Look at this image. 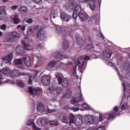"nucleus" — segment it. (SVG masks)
I'll return each mask as SVG.
<instances>
[{
    "mask_svg": "<svg viewBox=\"0 0 130 130\" xmlns=\"http://www.w3.org/2000/svg\"><path fill=\"white\" fill-rule=\"evenodd\" d=\"M21 44L23 47V49L25 50H30V49H32V47L29 44L25 43L24 41H22Z\"/></svg>",
    "mask_w": 130,
    "mask_h": 130,
    "instance_id": "15",
    "label": "nucleus"
},
{
    "mask_svg": "<svg viewBox=\"0 0 130 130\" xmlns=\"http://www.w3.org/2000/svg\"><path fill=\"white\" fill-rule=\"evenodd\" d=\"M54 55H55V58L56 59H59V58H61V57H62V55H61V54H60V53L58 52H55L54 54Z\"/></svg>",
    "mask_w": 130,
    "mask_h": 130,
    "instance_id": "34",
    "label": "nucleus"
},
{
    "mask_svg": "<svg viewBox=\"0 0 130 130\" xmlns=\"http://www.w3.org/2000/svg\"><path fill=\"white\" fill-rule=\"evenodd\" d=\"M27 7L25 6H22L20 8V13L22 14V15H26L27 14Z\"/></svg>",
    "mask_w": 130,
    "mask_h": 130,
    "instance_id": "23",
    "label": "nucleus"
},
{
    "mask_svg": "<svg viewBox=\"0 0 130 130\" xmlns=\"http://www.w3.org/2000/svg\"><path fill=\"white\" fill-rule=\"evenodd\" d=\"M26 124H27V125H28L29 126H30V125H32V127H33L34 129H35V130L41 129V128H40L36 126V125H35V124L34 123L33 121H30V120L28 121Z\"/></svg>",
    "mask_w": 130,
    "mask_h": 130,
    "instance_id": "17",
    "label": "nucleus"
},
{
    "mask_svg": "<svg viewBox=\"0 0 130 130\" xmlns=\"http://www.w3.org/2000/svg\"><path fill=\"white\" fill-rule=\"evenodd\" d=\"M63 109L64 110H67V109H71V107H69V106H65V107H64L63 108Z\"/></svg>",
    "mask_w": 130,
    "mask_h": 130,
    "instance_id": "60",
    "label": "nucleus"
},
{
    "mask_svg": "<svg viewBox=\"0 0 130 130\" xmlns=\"http://www.w3.org/2000/svg\"><path fill=\"white\" fill-rule=\"evenodd\" d=\"M6 42H13L14 41V39L12 36H9L7 38L5 39Z\"/></svg>",
    "mask_w": 130,
    "mask_h": 130,
    "instance_id": "38",
    "label": "nucleus"
},
{
    "mask_svg": "<svg viewBox=\"0 0 130 130\" xmlns=\"http://www.w3.org/2000/svg\"><path fill=\"white\" fill-rule=\"evenodd\" d=\"M58 118L63 123H66L68 124V117H67V114L65 113H61L58 116Z\"/></svg>",
    "mask_w": 130,
    "mask_h": 130,
    "instance_id": "7",
    "label": "nucleus"
},
{
    "mask_svg": "<svg viewBox=\"0 0 130 130\" xmlns=\"http://www.w3.org/2000/svg\"><path fill=\"white\" fill-rule=\"evenodd\" d=\"M113 110L114 111L113 112H117L118 111V106L114 107V108H113Z\"/></svg>",
    "mask_w": 130,
    "mask_h": 130,
    "instance_id": "54",
    "label": "nucleus"
},
{
    "mask_svg": "<svg viewBox=\"0 0 130 130\" xmlns=\"http://www.w3.org/2000/svg\"><path fill=\"white\" fill-rule=\"evenodd\" d=\"M78 16L82 22H84L87 20V15L84 14L83 13H79Z\"/></svg>",
    "mask_w": 130,
    "mask_h": 130,
    "instance_id": "24",
    "label": "nucleus"
},
{
    "mask_svg": "<svg viewBox=\"0 0 130 130\" xmlns=\"http://www.w3.org/2000/svg\"><path fill=\"white\" fill-rule=\"evenodd\" d=\"M1 29L5 31L7 29V25L3 24L1 26Z\"/></svg>",
    "mask_w": 130,
    "mask_h": 130,
    "instance_id": "51",
    "label": "nucleus"
},
{
    "mask_svg": "<svg viewBox=\"0 0 130 130\" xmlns=\"http://www.w3.org/2000/svg\"><path fill=\"white\" fill-rule=\"evenodd\" d=\"M13 57H14V55H13V53H10L7 56L3 58V62H5V63H8L13 59Z\"/></svg>",
    "mask_w": 130,
    "mask_h": 130,
    "instance_id": "11",
    "label": "nucleus"
},
{
    "mask_svg": "<svg viewBox=\"0 0 130 130\" xmlns=\"http://www.w3.org/2000/svg\"><path fill=\"white\" fill-rule=\"evenodd\" d=\"M42 93V90L41 89H34V95L38 96V95Z\"/></svg>",
    "mask_w": 130,
    "mask_h": 130,
    "instance_id": "28",
    "label": "nucleus"
},
{
    "mask_svg": "<svg viewBox=\"0 0 130 130\" xmlns=\"http://www.w3.org/2000/svg\"><path fill=\"white\" fill-rule=\"evenodd\" d=\"M103 55L105 58H110L112 55V52L110 51V49H106L103 53Z\"/></svg>",
    "mask_w": 130,
    "mask_h": 130,
    "instance_id": "13",
    "label": "nucleus"
},
{
    "mask_svg": "<svg viewBox=\"0 0 130 130\" xmlns=\"http://www.w3.org/2000/svg\"><path fill=\"white\" fill-rule=\"evenodd\" d=\"M26 32L28 36H30V35H32V34L34 33L33 29L31 27H29L27 28V30Z\"/></svg>",
    "mask_w": 130,
    "mask_h": 130,
    "instance_id": "31",
    "label": "nucleus"
},
{
    "mask_svg": "<svg viewBox=\"0 0 130 130\" xmlns=\"http://www.w3.org/2000/svg\"><path fill=\"white\" fill-rule=\"evenodd\" d=\"M52 4H55L56 3H57V2H58V0H50Z\"/></svg>",
    "mask_w": 130,
    "mask_h": 130,
    "instance_id": "61",
    "label": "nucleus"
},
{
    "mask_svg": "<svg viewBox=\"0 0 130 130\" xmlns=\"http://www.w3.org/2000/svg\"><path fill=\"white\" fill-rule=\"evenodd\" d=\"M96 130H105V127H104V126H101L99 127Z\"/></svg>",
    "mask_w": 130,
    "mask_h": 130,
    "instance_id": "56",
    "label": "nucleus"
},
{
    "mask_svg": "<svg viewBox=\"0 0 130 130\" xmlns=\"http://www.w3.org/2000/svg\"><path fill=\"white\" fill-rule=\"evenodd\" d=\"M79 16V13H75L73 12V14L72 15V18L76 21L77 20V18H78V16Z\"/></svg>",
    "mask_w": 130,
    "mask_h": 130,
    "instance_id": "39",
    "label": "nucleus"
},
{
    "mask_svg": "<svg viewBox=\"0 0 130 130\" xmlns=\"http://www.w3.org/2000/svg\"><path fill=\"white\" fill-rule=\"evenodd\" d=\"M42 0H33V2L35 3V4H37V5H39L40 3H41Z\"/></svg>",
    "mask_w": 130,
    "mask_h": 130,
    "instance_id": "57",
    "label": "nucleus"
},
{
    "mask_svg": "<svg viewBox=\"0 0 130 130\" xmlns=\"http://www.w3.org/2000/svg\"><path fill=\"white\" fill-rule=\"evenodd\" d=\"M121 110H124L125 109V105H122L121 107Z\"/></svg>",
    "mask_w": 130,
    "mask_h": 130,
    "instance_id": "62",
    "label": "nucleus"
},
{
    "mask_svg": "<svg viewBox=\"0 0 130 130\" xmlns=\"http://www.w3.org/2000/svg\"><path fill=\"white\" fill-rule=\"evenodd\" d=\"M58 122L56 120H53L50 122L51 125H57Z\"/></svg>",
    "mask_w": 130,
    "mask_h": 130,
    "instance_id": "43",
    "label": "nucleus"
},
{
    "mask_svg": "<svg viewBox=\"0 0 130 130\" xmlns=\"http://www.w3.org/2000/svg\"><path fill=\"white\" fill-rule=\"evenodd\" d=\"M71 97H72V93L71 92H69V93L67 92L64 94H63L62 96V98H67V99H70Z\"/></svg>",
    "mask_w": 130,
    "mask_h": 130,
    "instance_id": "33",
    "label": "nucleus"
},
{
    "mask_svg": "<svg viewBox=\"0 0 130 130\" xmlns=\"http://www.w3.org/2000/svg\"><path fill=\"white\" fill-rule=\"evenodd\" d=\"M71 110H73L74 112H77V111H79L80 110V108L77 107V108H74V107H71L70 108Z\"/></svg>",
    "mask_w": 130,
    "mask_h": 130,
    "instance_id": "46",
    "label": "nucleus"
},
{
    "mask_svg": "<svg viewBox=\"0 0 130 130\" xmlns=\"http://www.w3.org/2000/svg\"><path fill=\"white\" fill-rule=\"evenodd\" d=\"M26 23H28L29 24H31L32 22H33V19L32 18H27L25 21Z\"/></svg>",
    "mask_w": 130,
    "mask_h": 130,
    "instance_id": "48",
    "label": "nucleus"
},
{
    "mask_svg": "<svg viewBox=\"0 0 130 130\" xmlns=\"http://www.w3.org/2000/svg\"><path fill=\"white\" fill-rule=\"evenodd\" d=\"M68 6L70 10H74V13L80 14L81 11V6L77 5V2L75 1H69L68 2Z\"/></svg>",
    "mask_w": 130,
    "mask_h": 130,
    "instance_id": "1",
    "label": "nucleus"
},
{
    "mask_svg": "<svg viewBox=\"0 0 130 130\" xmlns=\"http://www.w3.org/2000/svg\"><path fill=\"white\" fill-rule=\"evenodd\" d=\"M36 37L40 40H44L46 38V32L44 29L40 28L36 33Z\"/></svg>",
    "mask_w": 130,
    "mask_h": 130,
    "instance_id": "2",
    "label": "nucleus"
},
{
    "mask_svg": "<svg viewBox=\"0 0 130 130\" xmlns=\"http://www.w3.org/2000/svg\"><path fill=\"white\" fill-rule=\"evenodd\" d=\"M55 91L57 93V95H59L60 94H61V93H62V89H61V87H56Z\"/></svg>",
    "mask_w": 130,
    "mask_h": 130,
    "instance_id": "36",
    "label": "nucleus"
},
{
    "mask_svg": "<svg viewBox=\"0 0 130 130\" xmlns=\"http://www.w3.org/2000/svg\"><path fill=\"white\" fill-rule=\"evenodd\" d=\"M28 92L31 95H34V90H33L32 88H29L28 89Z\"/></svg>",
    "mask_w": 130,
    "mask_h": 130,
    "instance_id": "50",
    "label": "nucleus"
},
{
    "mask_svg": "<svg viewBox=\"0 0 130 130\" xmlns=\"http://www.w3.org/2000/svg\"><path fill=\"white\" fill-rule=\"evenodd\" d=\"M16 51L17 53H19V54H22V53H24V49L22 46H19L16 48Z\"/></svg>",
    "mask_w": 130,
    "mask_h": 130,
    "instance_id": "22",
    "label": "nucleus"
},
{
    "mask_svg": "<svg viewBox=\"0 0 130 130\" xmlns=\"http://www.w3.org/2000/svg\"><path fill=\"white\" fill-rule=\"evenodd\" d=\"M87 4L89 5V8L91 11H95V9L96 8V3H95V1L88 0Z\"/></svg>",
    "mask_w": 130,
    "mask_h": 130,
    "instance_id": "12",
    "label": "nucleus"
},
{
    "mask_svg": "<svg viewBox=\"0 0 130 130\" xmlns=\"http://www.w3.org/2000/svg\"><path fill=\"white\" fill-rule=\"evenodd\" d=\"M88 1L89 0H79V2L82 4H84V3H86V4H87Z\"/></svg>",
    "mask_w": 130,
    "mask_h": 130,
    "instance_id": "58",
    "label": "nucleus"
},
{
    "mask_svg": "<svg viewBox=\"0 0 130 130\" xmlns=\"http://www.w3.org/2000/svg\"><path fill=\"white\" fill-rule=\"evenodd\" d=\"M22 60L26 68L31 67V60H30V57L27 55H24L22 58Z\"/></svg>",
    "mask_w": 130,
    "mask_h": 130,
    "instance_id": "5",
    "label": "nucleus"
},
{
    "mask_svg": "<svg viewBox=\"0 0 130 130\" xmlns=\"http://www.w3.org/2000/svg\"><path fill=\"white\" fill-rule=\"evenodd\" d=\"M62 32H64V28L63 27H57L56 28V32L57 34H60L62 33Z\"/></svg>",
    "mask_w": 130,
    "mask_h": 130,
    "instance_id": "27",
    "label": "nucleus"
},
{
    "mask_svg": "<svg viewBox=\"0 0 130 130\" xmlns=\"http://www.w3.org/2000/svg\"><path fill=\"white\" fill-rule=\"evenodd\" d=\"M48 122V120L46 119V118H43L41 120H38L37 121V123L39 126H45V125H47V123Z\"/></svg>",
    "mask_w": 130,
    "mask_h": 130,
    "instance_id": "8",
    "label": "nucleus"
},
{
    "mask_svg": "<svg viewBox=\"0 0 130 130\" xmlns=\"http://www.w3.org/2000/svg\"><path fill=\"white\" fill-rule=\"evenodd\" d=\"M51 19H55L56 17H57V15L54 13L53 12H52L50 14Z\"/></svg>",
    "mask_w": 130,
    "mask_h": 130,
    "instance_id": "44",
    "label": "nucleus"
},
{
    "mask_svg": "<svg viewBox=\"0 0 130 130\" xmlns=\"http://www.w3.org/2000/svg\"><path fill=\"white\" fill-rule=\"evenodd\" d=\"M0 11L5 12L6 11V7L5 6H0Z\"/></svg>",
    "mask_w": 130,
    "mask_h": 130,
    "instance_id": "55",
    "label": "nucleus"
},
{
    "mask_svg": "<svg viewBox=\"0 0 130 130\" xmlns=\"http://www.w3.org/2000/svg\"><path fill=\"white\" fill-rule=\"evenodd\" d=\"M37 110L39 112H44L45 111V106L43 104L40 103L37 106Z\"/></svg>",
    "mask_w": 130,
    "mask_h": 130,
    "instance_id": "14",
    "label": "nucleus"
},
{
    "mask_svg": "<svg viewBox=\"0 0 130 130\" xmlns=\"http://www.w3.org/2000/svg\"><path fill=\"white\" fill-rule=\"evenodd\" d=\"M100 36H101V38H102V39L103 40H104V38H105L104 37V35H103V34L102 32H100Z\"/></svg>",
    "mask_w": 130,
    "mask_h": 130,
    "instance_id": "59",
    "label": "nucleus"
},
{
    "mask_svg": "<svg viewBox=\"0 0 130 130\" xmlns=\"http://www.w3.org/2000/svg\"><path fill=\"white\" fill-rule=\"evenodd\" d=\"M8 70L6 68H3L2 70H0V75H1V76H2V74L3 75H8Z\"/></svg>",
    "mask_w": 130,
    "mask_h": 130,
    "instance_id": "35",
    "label": "nucleus"
},
{
    "mask_svg": "<svg viewBox=\"0 0 130 130\" xmlns=\"http://www.w3.org/2000/svg\"><path fill=\"white\" fill-rule=\"evenodd\" d=\"M75 37L78 45H81L82 44H83V41L82 40V39H81L80 35H76Z\"/></svg>",
    "mask_w": 130,
    "mask_h": 130,
    "instance_id": "19",
    "label": "nucleus"
},
{
    "mask_svg": "<svg viewBox=\"0 0 130 130\" xmlns=\"http://www.w3.org/2000/svg\"><path fill=\"white\" fill-rule=\"evenodd\" d=\"M55 66V61L53 60L49 63L48 68H49V69H52V68H54Z\"/></svg>",
    "mask_w": 130,
    "mask_h": 130,
    "instance_id": "37",
    "label": "nucleus"
},
{
    "mask_svg": "<svg viewBox=\"0 0 130 130\" xmlns=\"http://www.w3.org/2000/svg\"><path fill=\"white\" fill-rule=\"evenodd\" d=\"M85 63V59H78V66L79 68H82Z\"/></svg>",
    "mask_w": 130,
    "mask_h": 130,
    "instance_id": "26",
    "label": "nucleus"
},
{
    "mask_svg": "<svg viewBox=\"0 0 130 130\" xmlns=\"http://www.w3.org/2000/svg\"><path fill=\"white\" fill-rule=\"evenodd\" d=\"M60 18L62 21H64L65 22H69L70 20L72 19V16L70 15L68 13L61 12L60 13Z\"/></svg>",
    "mask_w": 130,
    "mask_h": 130,
    "instance_id": "6",
    "label": "nucleus"
},
{
    "mask_svg": "<svg viewBox=\"0 0 130 130\" xmlns=\"http://www.w3.org/2000/svg\"><path fill=\"white\" fill-rule=\"evenodd\" d=\"M25 28L26 27L25 26V25H23V26H22V25H19L17 26V28L21 29V31H25Z\"/></svg>",
    "mask_w": 130,
    "mask_h": 130,
    "instance_id": "42",
    "label": "nucleus"
},
{
    "mask_svg": "<svg viewBox=\"0 0 130 130\" xmlns=\"http://www.w3.org/2000/svg\"><path fill=\"white\" fill-rule=\"evenodd\" d=\"M42 83L44 86H48L50 84V78L47 76H43L42 77Z\"/></svg>",
    "mask_w": 130,
    "mask_h": 130,
    "instance_id": "9",
    "label": "nucleus"
},
{
    "mask_svg": "<svg viewBox=\"0 0 130 130\" xmlns=\"http://www.w3.org/2000/svg\"><path fill=\"white\" fill-rule=\"evenodd\" d=\"M18 68L19 69H21V70H26V67H25V66L21 64L18 66Z\"/></svg>",
    "mask_w": 130,
    "mask_h": 130,
    "instance_id": "53",
    "label": "nucleus"
},
{
    "mask_svg": "<svg viewBox=\"0 0 130 130\" xmlns=\"http://www.w3.org/2000/svg\"><path fill=\"white\" fill-rule=\"evenodd\" d=\"M55 87L54 86H51L48 88L49 91L50 92V93H52V92H54V91H55Z\"/></svg>",
    "mask_w": 130,
    "mask_h": 130,
    "instance_id": "45",
    "label": "nucleus"
},
{
    "mask_svg": "<svg viewBox=\"0 0 130 130\" xmlns=\"http://www.w3.org/2000/svg\"><path fill=\"white\" fill-rule=\"evenodd\" d=\"M14 24H15V25H17V24H19V23H21V20L20 19V17H19V15L18 14H15L13 18Z\"/></svg>",
    "mask_w": 130,
    "mask_h": 130,
    "instance_id": "16",
    "label": "nucleus"
},
{
    "mask_svg": "<svg viewBox=\"0 0 130 130\" xmlns=\"http://www.w3.org/2000/svg\"><path fill=\"white\" fill-rule=\"evenodd\" d=\"M22 76H27V74L24 72H19V71H18V77H20Z\"/></svg>",
    "mask_w": 130,
    "mask_h": 130,
    "instance_id": "47",
    "label": "nucleus"
},
{
    "mask_svg": "<svg viewBox=\"0 0 130 130\" xmlns=\"http://www.w3.org/2000/svg\"><path fill=\"white\" fill-rule=\"evenodd\" d=\"M17 85H18L19 87H23L24 86V83L21 80H18L17 82Z\"/></svg>",
    "mask_w": 130,
    "mask_h": 130,
    "instance_id": "41",
    "label": "nucleus"
},
{
    "mask_svg": "<svg viewBox=\"0 0 130 130\" xmlns=\"http://www.w3.org/2000/svg\"><path fill=\"white\" fill-rule=\"evenodd\" d=\"M12 37H13V38H16L17 37H19V36H20V34L16 32V31H14L12 33Z\"/></svg>",
    "mask_w": 130,
    "mask_h": 130,
    "instance_id": "40",
    "label": "nucleus"
},
{
    "mask_svg": "<svg viewBox=\"0 0 130 130\" xmlns=\"http://www.w3.org/2000/svg\"><path fill=\"white\" fill-rule=\"evenodd\" d=\"M74 122L75 123L76 125H82V123H83V117L82 116L79 115L75 117Z\"/></svg>",
    "mask_w": 130,
    "mask_h": 130,
    "instance_id": "10",
    "label": "nucleus"
},
{
    "mask_svg": "<svg viewBox=\"0 0 130 130\" xmlns=\"http://www.w3.org/2000/svg\"><path fill=\"white\" fill-rule=\"evenodd\" d=\"M89 44H86V48L87 49H91L93 47V42L91 40L88 41Z\"/></svg>",
    "mask_w": 130,
    "mask_h": 130,
    "instance_id": "30",
    "label": "nucleus"
},
{
    "mask_svg": "<svg viewBox=\"0 0 130 130\" xmlns=\"http://www.w3.org/2000/svg\"><path fill=\"white\" fill-rule=\"evenodd\" d=\"M118 115H119V113L111 112L109 114V117L110 119H113L114 117H115V116H117Z\"/></svg>",
    "mask_w": 130,
    "mask_h": 130,
    "instance_id": "25",
    "label": "nucleus"
},
{
    "mask_svg": "<svg viewBox=\"0 0 130 130\" xmlns=\"http://www.w3.org/2000/svg\"><path fill=\"white\" fill-rule=\"evenodd\" d=\"M69 43L68 40H64L63 43H62V49H64L66 50V49H68L69 48Z\"/></svg>",
    "mask_w": 130,
    "mask_h": 130,
    "instance_id": "20",
    "label": "nucleus"
},
{
    "mask_svg": "<svg viewBox=\"0 0 130 130\" xmlns=\"http://www.w3.org/2000/svg\"><path fill=\"white\" fill-rule=\"evenodd\" d=\"M82 106L85 109H89V106H88L87 104H83Z\"/></svg>",
    "mask_w": 130,
    "mask_h": 130,
    "instance_id": "52",
    "label": "nucleus"
},
{
    "mask_svg": "<svg viewBox=\"0 0 130 130\" xmlns=\"http://www.w3.org/2000/svg\"><path fill=\"white\" fill-rule=\"evenodd\" d=\"M14 63L17 64V66H20V64H22V59H15L13 61Z\"/></svg>",
    "mask_w": 130,
    "mask_h": 130,
    "instance_id": "29",
    "label": "nucleus"
},
{
    "mask_svg": "<svg viewBox=\"0 0 130 130\" xmlns=\"http://www.w3.org/2000/svg\"><path fill=\"white\" fill-rule=\"evenodd\" d=\"M80 92L77 93L78 96L77 98H73L70 100V102L71 104H73V105H77V103L78 102H82V100L83 99V95L82 94V91H81V89H80Z\"/></svg>",
    "mask_w": 130,
    "mask_h": 130,
    "instance_id": "4",
    "label": "nucleus"
},
{
    "mask_svg": "<svg viewBox=\"0 0 130 130\" xmlns=\"http://www.w3.org/2000/svg\"><path fill=\"white\" fill-rule=\"evenodd\" d=\"M122 85L123 86V91H124V92H125V84L124 83H123L122 84Z\"/></svg>",
    "mask_w": 130,
    "mask_h": 130,
    "instance_id": "64",
    "label": "nucleus"
},
{
    "mask_svg": "<svg viewBox=\"0 0 130 130\" xmlns=\"http://www.w3.org/2000/svg\"><path fill=\"white\" fill-rule=\"evenodd\" d=\"M56 78L58 82V85H61L62 88H67L68 87V85H69V80L67 79L62 80V77L59 75H57Z\"/></svg>",
    "mask_w": 130,
    "mask_h": 130,
    "instance_id": "3",
    "label": "nucleus"
},
{
    "mask_svg": "<svg viewBox=\"0 0 130 130\" xmlns=\"http://www.w3.org/2000/svg\"><path fill=\"white\" fill-rule=\"evenodd\" d=\"M85 122L87 124H93L94 123V119L92 117H86L85 118Z\"/></svg>",
    "mask_w": 130,
    "mask_h": 130,
    "instance_id": "18",
    "label": "nucleus"
},
{
    "mask_svg": "<svg viewBox=\"0 0 130 130\" xmlns=\"http://www.w3.org/2000/svg\"><path fill=\"white\" fill-rule=\"evenodd\" d=\"M125 91L128 93V94H130V89L129 88H125Z\"/></svg>",
    "mask_w": 130,
    "mask_h": 130,
    "instance_id": "63",
    "label": "nucleus"
},
{
    "mask_svg": "<svg viewBox=\"0 0 130 130\" xmlns=\"http://www.w3.org/2000/svg\"><path fill=\"white\" fill-rule=\"evenodd\" d=\"M18 73L19 70L17 69L13 70L11 74V77H12V78H17V77H19Z\"/></svg>",
    "mask_w": 130,
    "mask_h": 130,
    "instance_id": "21",
    "label": "nucleus"
},
{
    "mask_svg": "<svg viewBox=\"0 0 130 130\" xmlns=\"http://www.w3.org/2000/svg\"><path fill=\"white\" fill-rule=\"evenodd\" d=\"M18 8H19V5H13L11 6V10H15L18 9Z\"/></svg>",
    "mask_w": 130,
    "mask_h": 130,
    "instance_id": "49",
    "label": "nucleus"
},
{
    "mask_svg": "<svg viewBox=\"0 0 130 130\" xmlns=\"http://www.w3.org/2000/svg\"><path fill=\"white\" fill-rule=\"evenodd\" d=\"M69 118H70V122H71V123H74V121H75V116L73 113H71L70 115H69Z\"/></svg>",
    "mask_w": 130,
    "mask_h": 130,
    "instance_id": "32",
    "label": "nucleus"
}]
</instances>
